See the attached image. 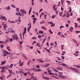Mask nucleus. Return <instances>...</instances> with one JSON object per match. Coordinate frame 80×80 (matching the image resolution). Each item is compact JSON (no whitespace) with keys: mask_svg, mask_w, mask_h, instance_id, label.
Returning <instances> with one entry per match:
<instances>
[{"mask_svg":"<svg viewBox=\"0 0 80 80\" xmlns=\"http://www.w3.org/2000/svg\"><path fill=\"white\" fill-rule=\"evenodd\" d=\"M3 56H7V54H8V55L10 54L11 53H10V52H7V51H6V50H5L4 52H3Z\"/></svg>","mask_w":80,"mask_h":80,"instance_id":"1","label":"nucleus"},{"mask_svg":"<svg viewBox=\"0 0 80 80\" xmlns=\"http://www.w3.org/2000/svg\"><path fill=\"white\" fill-rule=\"evenodd\" d=\"M70 68H71V70H74L76 72H77V73H79V72L78 70L77 69V68H73L72 67H70Z\"/></svg>","mask_w":80,"mask_h":80,"instance_id":"2","label":"nucleus"},{"mask_svg":"<svg viewBox=\"0 0 80 80\" xmlns=\"http://www.w3.org/2000/svg\"><path fill=\"white\" fill-rule=\"evenodd\" d=\"M20 12H21V13H24L25 14V15H26L27 14V12L24 9L23 10L22 9H21Z\"/></svg>","mask_w":80,"mask_h":80,"instance_id":"3","label":"nucleus"},{"mask_svg":"<svg viewBox=\"0 0 80 80\" xmlns=\"http://www.w3.org/2000/svg\"><path fill=\"white\" fill-rule=\"evenodd\" d=\"M6 62V60H4V61H2L1 62V65H4L5 64Z\"/></svg>","mask_w":80,"mask_h":80,"instance_id":"4","label":"nucleus"},{"mask_svg":"<svg viewBox=\"0 0 80 80\" xmlns=\"http://www.w3.org/2000/svg\"><path fill=\"white\" fill-rule=\"evenodd\" d=\"M35 72H36L38 71H41V70H40V69H35V68H33V69H32Z\"/></svg>","mask_w":80,"mask_h":80,"instance_id":"5","label":"nucleus"},{"mask_svg":"<svg viewBox=\"0 0 80 80\" xmlns=\"http://www.w3.org/2000/svg\"><path fill=\"white\" fill-rule=\"evenodd\" d=\"M48 73L50 75H55V73H53L51 72V71L50 70V69H49V70H48Z\"/></svg>","mask_w":80,"mask_h":80,"instance_id":"6","label":"nucleus"},{"mask_svg":"<svg viewBox=\"0 0 80 80\" xmlns=\"http://www.w3.org/2000/svg\"><path fill=\"white\" fill-rule=\"evenodd\" d=\"M12 38H13V40H14L15 39L16 40H17V39H19L18 38V37H16V38H15V36L14 35H12Z\"/></svg>","mask_w":80,"mask_h":80,"instance_id":"7","label":"nucleus"},{"mask_svg":"<svg viewBox=\"0 0 80 80\" xmlns=\"http://www.w3.org/2000/svg\"><path fill=\"white\" fill-rule=\"evenodd\" d=\"M61 65H63V66H65V67H66L67 68H69V67H68L67 65L66 64H65V63H62Z\"/></svg>","mask_w":80,"mask_h":80,"instance_id":"8","label":"nucleus"},{"mask_svg":"<svg viewBox=\"0 0 80 80\" xmlns=\"http://www.w3.org/2000/svg\"><path fill=\"white\" fill-rule=\"evenodd\" d=\"M57 69L58 70H62L63 69V68L62 67H57Z\"/></svg>","mask_w":80,"mask_h":80,"instance_id":"9","label":"nucleus"},{"mask_svg":"<svg viewBox=\"0 0 80 80\" xmlns=\"http://www.w3.org/2000/svg\"><path fill=\"white\" fill-rule=\"evenodd\" d=\"M59 13L60 17H62V15L63 14V12H59Z\"/></svg>","mask_w":80,"mask_h":80,"instance_id":"10","label":"nucleus"},{"mask_svg":"<svg viewBox=\"0 0 80 80\" xmlns=\"http://www.w3.org/2000/svg\"><path fill=\"white\" fill-rule=\"evenodd\" d=\"M2 18L3 20H5L6 21L7 20V19L6 18V17H4L3 16H2Z\"/></svg>","mask_w":80,"mask_h":80,"instance_id":"11","label":"nucleus"},{"mask_svg":"<svg viewBox=\"0 0 80 80\" xmlns=\"http://www.w3.org/2000/svg\"><path fill=\"white\" fill-rule=\"evenodd\" d=\"M33 20H34L33 21V23L34 24H35V22H36V20H37V18H33Z\"/></svg>","mask_w":80,"mask_h":80,"instance_id":"12","label":"nucleus"},{"mask_svg":"<svg viewBox=\"0 0 80 80\" xmlns=\"http://www.w3.org/2000/svg\"><path fill=\"white\" fill-rule=\"evenodd\" d=\"M8 71L10 73H11V74H13V73H12V70L9 69Z\"/></svg>","mask_w":80,"mask_h":80,"instance_id":"13","label":"nucleus"},{"mask_svg":"<svg viewBox=\"0 0 80 80\" xmlns=\"http://www.w3.org/2000/svg\"><path fill=\"white\" fill-rule=\"evenodd\" d=\"M10 57H11V59H12V58H18V57H12V55H11Z\"/></svg>","mask_w":80,"mask_h":80,"instance_id":"14","label":"nucleus"},{"mask_svg":"<svg viewBox=\"0 0 80 80\" xmlns=\"http://www.w3.org/2000/svg\"><path fill=\"white\" fill-rule=\"evenodd\" d=\"M67 2L68 5H70V4L71 3V2H70V1H67Z\"/></svg>","mask_w":80,"mask_h":80,"instance_id":"15","label":"nucleus"},{"mask_svg":"<svg viewBox=\"0 0 80 80\" xmlns=\"http://www.w3.org/2000/svg\"><path fill=\"white\" fill-rule=\"evenodd\" d=\"M7 27H8L7 25H6V24H4L3 25V28L4 29H5L6 28H7Z\"/></svg>","mask_w":80,"mask_h":80,"instance_id":"16","label":"nucleus"},{"mask_svg":"<svg viewBox=\"0 0 80 80\" xmlns=\"http://www.w3.org/2000/svg\"><path fill=\"white\" fill-rule=\"evenodd\" d=\"M13 65V63H12L10 66H9V68H12Z\"/></svg>","mask_w":80,"mask_h":80,"instance_id":"17","label":"nucleus"},{"mask_svg":"<svg viewBox=\"0 0 80 80\" xmlns=\"http://www.w3.org/2000/svg\"><path fill=\"white\" fill-rule=\"evenodd\" d=\"M38 61H39V62H44V61H42V59H38Z\"/></svg>","mask_w":80,"mask_h":80,"instance_id":"18","label":"nucleus"},{"mask_svg":"<svg viewBox=\"0 0 80 80\" xmlns=\"http://www.w3.org/2000/svg\"><path fill=\"white\" fill-rule=\"evenodd\" d=\"M73 29V27H71L70 29H69V30L71 31V32H72Z\"/></svg>","mask_w":80,"mask_h":80,"instance_id":"19","label":"nucleus"},{"mask_svg":"<svg viewBox=\"0 0 80 80\" xmlns=\"http://www.w3.org/2000/svg\"><path fill=\"white\" fill-rule=\"evenodd\" d=\"M56 7V5H55V4L53 5V8L55 12Z\"/></svg>","mask_w":80,"mask_h":80,"instance_id":"20","label":"nucleus"},{"mask_svg":"<svg viewBox=\"0 0 80 80\" xmlns=\"http://www.w3.org/2000/svg\"><path fill=\"white\" fill-rule=\"evenodd\" d=\"M62 73H62V72H59V76L60 77V76H62Z\"/></svg>","mask_w":80,"mask_h":80,"instance_id":"21","label":"nucleus"},{"mask_svg":"<svg viewBox=\"0 0 80 80\" xmlns=\"http://www.w3.org/2000/svg\"><path fill=\"white\" fill-rule=\"evenodd\" d=\"M43 78L44 79H47V80H49V78L48 77H44Z\"/></svg>","mask_w":80,"mask_h":80,"instance_id":"22","label":"nucleus"},{"mask_svg":"<svg viewBox=\"0 0 80 80\" xmlns=\"http://www.w3.org/2000/svg\"><path fill=\"white\" fill-rule=\"evenodd\" d=\"M46 38H44V39L43 40V41L42 42V43H43L44 42H45V40H46Z\"/></svg>","mask_w":80,"mask_h":80,"instance_id":"23","label":"nucleus"},{"mask_svg":"<svg viewBox=\"0 0 80 80\" xmlns=\"http://www.w3.org/2000/svg\"><path fill=\"white\" fill-rule=\"evenodd\" d=\"M60 78H65V76H64V75H62V74L61 76H60Z\"/></svg>","mask_w":80,"mask_h":80,"instance_id":"24","label":"nucleus"},{"mask_svg":"<svg viewBox=\"0 0 80 80\" xmlns=\"http://www.w3.org/2000/svg\"><path fill=\"white\" fill-rule=\"evenodd\" d=\"M41 28L45 30H46V28H45V27H44V26H42V27H41Z\"/></svg>","mask_w":80,"mask_h":80,"instance_id":"25","label":"nucleus"},{"mask_svg":"<svg viewBox=\"0 0 80 80\" xmlns=\"http://www.w3.org/2000/svg\"><path fill=\"white\" fill-rule=\"evenodd\" d=\"M64 45H61V48L62 50H63V49H64Z\"/></svg>","mask_w":80,"mask_h":80,"instance_id":"26","label":"nucleus"},{"mask_svg":"<svg viewBox=\"0 0 80 80\" xmlns=\"http://www.w3.org/2000/svg\"><path fill=\"white\" fill-rule=\"evenodd\" d=\"M10 47H7V49L9 51H10L11 49L10 48Z\"/></svg>","mask_w":80,"mask_h":80,"instance_id":"27","label":"nucleus"},{"mask_svg":"<svg viewBox=\"0 0 80 80\" xmlns=\"http://www.w3.org/2000/svg\"><path fill=\"white\" fill-rule=\"evenodd\" d=\"M52 23H51L52 25L51 27H54L55 26V24L53 23L52 22Z\"/></svg>","mask_w":80,"mask_h":80,"instance_id":"28","label":"nucleus"},{"mask_svg":"<svg viewBox=\"0 0 80 80\" xmlns=\"http://www.w3.org/2000/svg\"><path fill=\"white\" fill-rule=\"evenodd\" d=\"M55 15H52V19H53V18H55Z\"/></svg>","mask_w":80,"mask_h":80,"instance_id":"29","label":"nucleus"},{"mask_svg":"<svg viewBox=\"0 0 80 80\" xmlns=\"http://www.w3.org/2000/svg\"><path fill=\"white\" fill-rule=\"evenodd\" d=\"M49 64H47V65H44V67H48V66H49Z\"/></svg>","mask_w":80,"mask_h":80,"instance_id":"30","label":"nucleus"},{"mask_svg":"<svg viewBox=\"0 0 80 80\" xmlns=\"http://www.w3.org/2000/svg\"><path fill=\"white\" fill-rule=\"evenodd\" d=\"M11 8H10V7L9 6H8V7L7 8V10H10Z\"/></svg>","mask_w":80,"mask_h":80,"instance_id":"31","label":"nucleus"},{"mask_svg":"<svg viewBox=\"0 0 80 80\" xmlns=\"http://www.w3.org/2000/svg\"><path fill=\"white\" fill-rule=\"evenodd\" d=\"M38 38H41L42 37H41V36L40 35H38Z\"/></svg>","mask_w":80,"mask_h":80,"instance_id":"32","label":"nucleus"},{"mask_svg":"<svg viewBox=\"0 0 80 80\" xmlns=\"http://www.w3.org/2000/svg\"><path fill=\"white\" fill-rule=\"evenodd\" d=\"M30 28H29V27H28V28H27V31L28 32H30Z\"/></svg>","mask_w":80,"mask_h":80,"instance_id":"33","label":"nucleus"},{"mask_svg":"<svg viewBox=\"0 0 80 80\" xmlns=\"http://www.w3.org/2000/svg\"><path fill=\"white\" fill-rule=\"evenodd\" d=\"M11 7H13V8H16V7H15V5H11Z\"/></svg>","mask_w":80,"mask_h":80,"instance_id":"34","label":"nucleus"},{"mask_svg":"<svg viewBox=\"0 0 80 80\" xmlns=\"http://www.w3.org/2000/svg\"><path fill=\"white\" fill-rule=\"evenodd\" d=\"M66 52H65V51H63L62 52V54L63 55H64V53H65Z\"/></svg>","mask_w":80,"mask_h":80,"instance_id":"35","label":"nucleus"},{"mask_svg":"<svg viewBox=\"0 0 80 80\" xmlns=\"http://www.w3.org/2000/svg\"><path fill=\"white\" fill-rule=\"evenodd\" d=\"M26 30H27V28H26V27H24V31H25L26 33Z\"/></svg>","mask_w":80,"mask_h":80,"instance_id":"36","label":"nucleus"},{"mask_svg":"<svg viewBox=\"0 0 80 80\" xmlns=\"http://www.w3.org/2000/svg\"><path fill=\"white\" fill-rule=\"evenodd\" d=\"M5 42L3 41H0V43H5Z\"/></svg>","mask_w":80,"mask_h":80,"instance_id":"37","label":"nucleus"},{"mask_svg":"<svg viewBox=\"0 0 80 80\" xmlns=\"http://www.w3.org/2000/svg\"><path fill=\"white\" fill-rule=\"evenodd\" d=\"M69 9H70V11H69V12L70 13H71V12H72V8H71V7H70V8H69Z\"/></svg>","mask_w":80,"mask_h":80,"instance_id":"38","label":"nucleus"},{"mask_svg":"<svg viewBox=\"0 0 80 80\" xmlns=\"http://www.w3.org/2000/svg\"><path fill=\"white\" fill-rule=\"evenodd\" d=\"M36 43V41H34L32 43V45H34V44H35Z\"/></svg>","mask_w":80,"mask_h":80,"instance_id":"39","label":"nucleus"},{"mask_svg":"<svg viewBox=\"0 0 80 80\" xmlns=\"http://www.w3.org/2000/svg\"><path fill=\"white\" fill-rule=\"evenodd\" d=\"M37 45L38 47H40V45L39 43H37Z\"/></svg>","mask_w":80,"mask_h":80,"instance_id":"40","label":"nucleus"},{"mask_svg":"<svg viewBox=\"0 0 80 80\" xmlns=\"http://www.w3.org/2000/svg\"><path fill=\"white\" fill-rule=\"evenodd\" d=\"M32 9V8H30V9H29V12H30V13Z\"/></svg>","mask_w":80,"mask_h":80,"instance_id":"41","label":"nucleus"},{"mask_svg":"<svg viewBox=\"0 0 80 80\" xmlns=\"http://www.w3.org/2000/svg\"><path fill=\"white\" fill-rule=\"evenodd\" d=\"M0 47H1V48H3L4 47L3 45H2V44H1V45H0Z\"/></svg>","mask_w":80,"mask_h":80,"instance_id":"42","label":"nucleus"},{"mask_svg":"<svg viewBox=\"0 0 80 80\" xmlns=\"http://www.w3.org/2000/svg\"><path fill=\"white\" fill-rule=\"evenodd\" d=\"M73 40L74 42H75V43H77V41H76V40L75 39H73Z\"/></svg>","mask_w":80,"mask_h":80,"instance_id":"43","label":"nucleus"},{"mask_svg":"<svg viewBox=\"0 0 80 80\" xmlns=\"http://www.w3.org/2000/svg\"><path fill=\"white\" fill-rule=\"evenodd\" d=\"M19 10V8H16L17 12H18Z\"/></svg>","mask_w":80,"mask_h":80,"instance_id":"44","label":"nucleus"},{"mask_svg":"<svg viewBox=\"0 0 80 80\" xmlns=\"http://www.w3.org/2000/svg\"><path fill=\"white\" fill-rule=\"evenodd\" d=\"M18 15H19L20 16H21V15L20 13V12H19V10H18Z\"/></svg>","mask_w":80,"mask_h":80,"instance_id":"45","label":"nucleus"},{"mask_svg":"<svg viewBox=\"0 0 80 80\" xmlns=\"http://www.w3.org/2000/svg\"><path fill=\"white\" fill-rule=\"evenodd\" d=\"M67 18H68L69 17V13L67 14V15H66Z\"/></svg>","mask_w":80,"mask_h":80,"instance_id":"46","label":"nucleus"},{"mask_svg":"<svg viewBox=\"0 0 80 80\" xmlns=\"http://www.w3.org/2000/svg\"><path fill=\"white\" fill-rule=\"evenodd\" d=\"M40 24H42V23H44V22H39Z\"/></svg>","mask_w":80,"mask_h":80,"instance_id":"47","label":"nucleus"},{"mask_svg":"<svg viewBox=\"0 0 80 80\" xmlns=\"http://www.w3.org/2000/svg\"><path fill=\"white\" fill-rule=\"evenodd\" d=\"M11 75L10 74V75H9L7 77V78H9V77H11Z\"/></svg>","mask_w":80,"mask_h":80,"instance_id":"48","label":"nucleus"},{"mask_svg":"<svg viewBox=\"0 0 80 80\" xmlns=\"http://www.w3.org/2000/svg\"><path fill=\"white\" fill-rule=\"evenodd\" d=\"M63 27H64V26H63V25H61V26H60V28L61 29L62 28H63Z\"/></svg>","mask_w":80,"mask_h":80,"instance_id":"49","label":"nucleus"},{"mask_svg":"<svg viewBox=\"0 0 80 80\" xmlns=\"http://www.w3.org/2000/svg\"><path fill=\"white\" fill-rule=\"evenodd\" d=\"M65 16H66V15L65 14V13H64L63 15H62V17H65Z\"/></svg>","mask_w":80,"mask_h":80,"instance_id":"50","label":"nucleus"},{"mask_svg":"<svg viewBox=\"0 0 80 80\" xmlns=\"http://www.w3.org/2000/svg\"><path fill=\"white\" fill-rule=\"evenodd\" d=\"M61 33V32H58V35H59L60 36Z\"/></svg>","mask_w":80,"mask_h":80,"instance_id":"51","label":"nucleus"},{"mask_svg":"<svg viewBox=\"0 0 80 80\" xmlns=\"http://www.w3.org/2000/svg\"><path fill=\"white\" fill-rule=\"evenodd\" d=\"M23 74H24V75H25V76H26V75L27 74V73H26V72H25V73H23Z\"/></svg>","mask_w":80,"mask_h":80,"instance_id":"52","label":"nucleus"},{"mask_svg":"<svg viewBox=\"0 0 80 80\" xmlns=\"http://www.w3.org/2000/svg\"><path fill=\"white\" fill-rule=\"evenodd\" d=\"M9 40L11 42H12V41H13L12 38H10L9 39Z\"/></svg>","mask_w":80,"mask_h":80,"instance_id":"53","label":"nucleus"},{"mask_svg":"<svg viewBox=\"0 0 80 80\" xmlns=\"http://www.w3.org/2000/svg\"><path fill=\"white\" fill-rule=\"evenodd\" d=\"M64 1L63 0H61V3L62 4V3H64Z\"/></svg>","mask_w":80,"mask_h":80,"instance_id":"54","label":"nucleus"},{"mask_svg":"<svg viewBox=\"0 0 80 80\" xmlns=\"http://www.w3.org/2000/svg\"><path fill=\"white\" fill-rule=\"evenodd\" d=\"M49 31L51 33H52V34L53 33L52 32V31L51 30H49Z\"/></svg>","mask_w":80,"mask_h":80,"instance_id":"55","label":"nucleus"},{"mask_svg":"<svg viewBox=\"0 0 80 80\" xmlns=\"http://www.w3.org/2000/svg\"><path fill=\"white\" fill-rule=\"evenodd\" d=\"M47 51L49 52V53H50V49L49 50L48 49H47Z\"/></svg>","mask_w":80,"mask_h":80,"instance_id":"56","label":"nucleus"},{"mask_svg":"<svg viewBox=\"0 0 80 80\" xmlns=\"http://www.w3.org/2000/svg\"><path fill=\"white\" fill-rule=\"evenodd\" d=\"M1 72H2V73H4V70H1Z\"/></svg>","mask_w":80,"mask_h":80,"instance_id":"57","label":"nucleus"},{"mask_svg":"<svg viewBox=\"0 0 80 80\" xmlns=\"http://www.w3.org/2000/svg\"><path fill=\"white\" fill-rule=\"evenodd\" d=\"M48 23H49V24H52V22H48Z\"/></svg>","mask_w":80,"mask_h":80,"instance_id":"58","label":"nucleus"},{"mask_svg":"<svg viewBox=\"0 0 80 80\" xmlns=\"http://www.w3.org/2000/svg\"><path fill=\"white\" fill-rule=\"evenodd\" d=\"M75 24L77 27H78V23H76V22H75Z\"/></svg>","mask_w":80,"mask_h":80,"instance_id":"59","label":"nucleus"},{"mask_svg":"<svg viewBox=\"0 0 80 80\" xmlns=\"http://www.w3.org/2000/svg\"><path fill=\"white\" fill-rule=\"evenodd\" d=\"M76 67H78L79 68H80V66L79 65H75Z\"/></svg>","mask_w":80,"mask_h":80,"instance_id":"60","label":"nucleus"},{"mask_svg":"<svg viewBox=\"0 0 80 80\" xmlns=\"http://www.w3.org/2000/svg\"><path fill=\"white\" fill-rule=\"evenodd\" d=\"M73 13H71L70 14V16H73Z\"/></svg>","mask_w":80,"mask_h":80,"instance_id":"61","label":"nucleus"},{"mask_svg":"<svg viewBox=\"0 0 80 80\" xmlns=\"http://www.w3.org/2000/svg\"><path fill=\"white\" fill-rule=\"evenodd\" d=\"M62 59H64L65 58L64 57H63V56H62Z\"/></svg>","mask_w":80,"mask_h":80,"instance_id":"62","label":"nucleus"},{"mask_svg":"<svg viewBox=\"0 0 80 80\" xmlns=\"http://www.w3.org/2000/svg\"><path fill=\"white\" fill-rule=\"evenodd\" d=\"M76 32V33H80V31H75Z\"/></svg>","mask_w":80,"mask_h":80,"instance_id":"63","label":"nucleus"},{"mask_svg":"<svg viewBox=\"0 0 80 80\" xmlns=\"http://www.w3.org/2000/svg\"><path fill=\"white\" fill-rule=\"evenodd\" d=\"M68 27V23H67L66 25V27Z\"/></svg>","mask_w":80,"mask_h":80,"instance_id":"64","label":"nucleus"}]
</instances>
